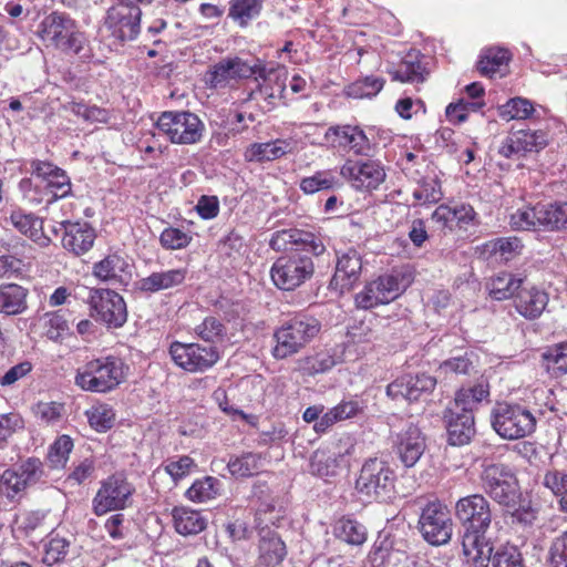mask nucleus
<instances>
[{
  "mask_svg": "<svg viewBox=\"0 0 567 567\" xmlns=\"http://www.w3.org/2000/svg\"><path fill=\"white\" fill-rule=\"evenodd\" d=\"M320 323L313 317L296 316L276 330L272 355L286 359L298 353L319 332Z\"/></svg>",
  "mask_w": 567,
  "mask_h": 567,
  "instance_id": "39448f33",
  "label": "nucleus"
},
{
  "mask_svg": "<svg viewBox=\"0 0 567 567\" xmlns=\"http://www.w3.org/2000/svg\"><path fill=\"white\" fill-rule=\"evenodd\" d=\"M128 264L118 255H109L101 261L96 262L93 268V274L99 279L109 281L122 279L123 274H126Z\"/></svg>",
  "mask_w": 567,
  "mask_h": 567,
  "instance_id": "49530a36",
  "label": "nucleus"
},
{
  "mask_svg": "<svg viewBox=\"0 0 567 567\" xmlns=\"http://www.w3.org/2000/svg\"><path fill=\"white\" fill-rule=\"evenodd\" d=\"M412 272L405 268H395L368 282L354 297L357 308L369 310L386 305L400 297L412 284Z\"/></svg>",
  "mask_w": 567,
  "mask_h": 567,
  "instance_id": "20e7f679",
  "label": "nucleus"
},
{
  "mask_svg": "<svg viewBox=\"0 0 567 567\" xmlns=\"http://www.w3.org/2000/svg\"><path fill=\"white\" fill-rule=\"evenodd\" d=\"M65 110L85 122L106 123L109 121L107 111L95 105L90 106L81 102H71L65 106Z\"/></svg>",
  "mask_w": 567,
  "mask_h": 567,
  "instance_id": "4d7b16f0",
  "label": "nucleus"
},
{
  "mask_svg": "<svg viewBox=\"0 0 567 567\" xmlns=\"http://www.w3.org/2000/svg\"><path fill=\"white\" fill-rule=\"evenodd\" d=\"M384 80L379 76H365L357 80L347 87V95L352 99H370L375 96L383 87Z\"/></svg>",
  "mask_w": 567,
  "mask_h": 567,
  "instance_id": "3c124183",
  "label": "nucleus"
},
{
  "mask_svg": "<svg viewBox=\"0 0 567 567\" xmlns=\"http://www.w3.org/2000/svg\"><path fill=\"white\" fill-rule=\"evenodd\" d=\"M45 188L50 195L48 203L66 197L72 189L70 178L63 169L58 171L45 182Z\"/></svg>",
  "mask_w": 567,
  "mask_h": 567,
  "instance_id": "bf43d9fd",
  "label": "nucleus"
},
{
  "mask_svg": "<svg viewBox=\"0 0 567 567\" xmlns=\"http://www.w3.org/2000/svg\"><path fill=\"white\" fill-rule=\"evenodd\" d=\"M485 493L499 505L512 511L519 497L518 484L511 468L504 464L486 465L481 474Z\"/></svg>",
  "mask_w": 567,
  "mask_h": 567,
  "instance_id": "9d476101",
  "label": "nucleus"
},
{
  "mask_svg": "<svg viewBox=\"0 0 567 567\" xmlns=\"http://www.w3.org/2000/svg\"><path fill=\"white\" fill-rule=\"evenodd\" d=\"M324 142L333 148H341L352 152L358 156H369L372 145L362 128L357 125L330 126L324 135Z\"/></svg>",
  "mask_w": 567,
  "mask_h": 567,
  "instance_id": "6ab92c4d",
  "label": "nucleus"
},
{
  "mask_svg": "<svg viewBox=\"0 0 567 567\" xmlns=\"http://www.w3.org/2000/svg\"><path fill=\"white\" fill-rule=\"evenodd\" d=\"M9 224L21 235L28 237L40 247H47L51 239L43 231V220L33 213L20 207L11 209Z\"/></svg>",
  "mask_w": 567,
  "mask_h": 567,
  "instance_id": "b1692460",
  "label": "nucleus"
},
{
  "mask_svg": "<svg viewBox=\"0 0 567 567\" xmlns=\"http://www.w3.org/2000/svg\"><path fill=\"white\" fill-rule=\"evenodd\" d=\"M24 489L25 486L16 468H8L0 475V494L7 498L13 499Z\"/></svg>",
  "mask_w": 567,
  "mask_h": 567,
  "instance_id": "680f3d73",
  "label": "nucleus"
},
{
  "mask_svg": "<svg viewBox=\"0 0 567 567\" xmlns=\"http://www.w3.org/2000/svg\"><path fill=\"white\" fill-rule=\"evenodd\" d=\"M522 284V278L509 272H501L486 282V289L493 299L501 301L512 297L515 298Z\"/></svg>",
  "mask_w": 567,
  "mask_h": 567,
  "instance_id": "4c0bfd02",
  "label": "nucleus"
},
{
  "mask_svg": "<svg viewBox=\"0 0 567 567\" xmlns=\"http://www.w3.org/2000/svg\"><path fill=\"white\" fill-rule=\"evenodd\" d=\"M190 240L192 237L188 233L175 227L165 228L159 237L161 245L169 250L185 248Z\"/></svg>",
  "mask_w": 567,
  "mask_h": 567,
  "instance_id": "0e129e2a",
  "label": "nucleus"
},
{
  "mask_svg": "<svg viewBox=\"0 0 567 567\" xmlns=\"http://www.w3.org/2000/svg\"><path fill=\"white\" fill-rule=\"evenodd\" d=\"M16 471L27 488L29 485L35 484L42 477L43 464L37 457H29L22 462Z\"/></svg>",
  "mask_w": 567,
  "mask_h": 567,
  "instance_id": "e2e57ef3",
  "label": "nucleus"
},
{
  "mask_svg": "<svg viewBox=\"0 0 567 567\" xmlns=\"http://www.w3.org/2000/svg\"><path fill=\"white\" fill-rule=\"evenodd\" d=\"M548 295L536 287L519 288L514 298L516 311L527 320L540 317L548 305Z\"/></svg>",
  "mask_w": 567,
  "mask_h": 567,
  "instance_id": "cd10ccee",
  "label": "nucleus"
},
{
  "mask_svg": "<svg viewBox=\"0 0 567 567\" xmlns=\"http://www.w3.org/2000/svg\"><path fill=\"white\" fill-rule=\"evenodd\" d=\"M217 485L218 481L212 476L196 480L186 491V497L196 503H204L214 499L218 493Z\"/></svg>",
  "mask_w": 567,
  "mask_h": 567,
  "instance_id": "864d4df0",
  "label": "nucleus"
},
{
  "mask_svg": "<svg viewBox=\"0 0 567 567\" xmlns=\"http://www.w3.org/2000/svg\"><path fill=\"white\" fill-rule=\"evenodd\" d=\"M436 384V380L427 374H409L410 402L419 400L422 394L430 393Z\"/></svg>",
  "mask_w": 567,
  "mask_h": 567,
  "instance_id": "69168bd1",
  "label": "nucleus"
},
{
  "mask_svg": "<svg viewBox=\"0 0 567 567\" xmlns=\"http://www.w3.org/2000/svg\"><path fill=\"white\" fill-rule=\"evenodd\" d=\"M292 150V143L286 140H276L266 143H254L245 152L248 162L275 161Z\"/></svg>",
  "mask_w": 567,
  "mask_h": 567,
  "instance_id": "72a5a7b5",
  "label": "nucleus"
},
{
  "mask_svg": "<svg viewBox=\"0 0 567 567\" xmlns=\"http://www.w3.org/2000/svg\"><path fill=\"white\" fill-rule=\"evenodd\" d=\"M141 16L140 7L118 2L107 10L104 25L115 39L122 42L132 41L140 33Z\"/></svg>",
  "mask_w": 567,
  "mask_h": 567,
  "instance_id": "f3484780",
  "label": "nucleus"
},
{
  "mask_svg": "<svg viewBox=\"0 0 567 567\" xmlns=\"http://www.w3.org/2000/svg\"><path fill=\"white\" fill-rule=\"evenodd\" d=\"M395 474L388 462L374 457L365 461L355 481V491L368 501L389 499L394 489Z\"/></svg>",
  "mask_w": 567,
  "mask_h": 567,
  "instance_id": "0eeeda50",
  "label": "nucleus"
},
{
  "mask_svg": "<svg viewBox=\"0 0 567 567\" xmlns=\"http://www.w3.org/2000/svg\"><path fill=\"white\" fill-rule=\"evenodd\" d=\"M90 315L110 328L122 327L127 319L122 296L110 289H91L87 298Z\"/></svg>",
  "mask_w": 567,
  "mask_h": 567,
  "instance_id": "2eb2a0df",
  "label": "nucleus"
},
{
  "mask_svg": "<svg viewBox=\"0 0 567 567\" xmlns=\"http://www.w3.org/2000/svg\"><path fill=\"white\" fill-rule=\"evenodd\" d=\"M543 359L563 373H567V341L548 348Z\"/></svg>",
  "mask_w": 567,
  "mask_h": 567,
  "instance_id": "338daca9",
  "label": "nucleus"
},
{
  "mask_svg": "<svg viewBox=\"0 0 567 567\" xmlns=\"http://www.w3.org/2000/svg\"><path fill=\"white\" fill-rule=\"evenodd\" d=\"M264 467V458L260 453L247 452L241 455L231 456L227 468L233 476L249 477L258 474Z\"/></svg>",
  "mask_w": 567,
  "mask_h": 567,
  "instance_id": "a19ab883",
  "label": "nucleus"
},
{
  "mask_svg": "<svg viewBox=\"0 0 567 567\" xmlns=\"http://www.w3.org/2000/svg\"><path fill=\"white\" fill-rule=\"evenodd\" d=\"M334 533L350 545H362L367 540L365 526L350 516H343L336 523Z\"/></svg>",
  "mask_w": 567,
  "mask_h": 567,
  "instance_id": "c03bdc74",
  "label": "nucleus"
},
{
  "mask_svg": "<svg viewBox=\"0 0 567 567\" xmlns=\"http://www.w3.org/2000/svg\"><path fill=\"white\" fill-rule=\"evenodd\" d=\"M493 567H526L519 549L514 545L497 548L491 559Z\"/></svg>",
  "mask_w": 567,
  "mask_h": 567,
  "instance_id": "13d9d810",
  "label": "nucleus"
},
{
  "mask_svg": "<svg viewBox=\"0 0 567 567\" xmlns=\"http://www.w3.org/2000/svg\"><path fill=\"white\" fill-rule=\"evenodd\" d=\"M444 419L446 422L447 440L451 445L462 446L471 442L475 434L473 413L446 410Z\"/></svg>",
  "mask_w": 567,
  "mask_h": 567,
  "instance_id": "bb28decb",
  "label": "nucleus"
},
{
  "mask_svg": "<svg viewBox=\"0 0 567 567\" xmlns=\"http://www.w3.org/2000/svg\"><path fill=\"white\" fill-rule=\"evenodd\" d=\"M340 186V181L331 169L318 171L311 176L303 177L299 187L305 194H315L320 190H329Z\"/></svg>",
  "mask_w": 567,
  "mask_h": 567,
  "instance_id": "a18cd8bd",
  "label": "nucleus"
},
{
  "mask_svg": "<svg viewBox=\"0 0 567 567\" xmlns=\"http://www.w3.org/2000/svg\"><path fill=\"white\" fill-rule=\"evenodd\" d=\"M257 64L251 65L238 56L221 59L207 70L204 82L209 89L220 90L231 86L238 80L251 78L254 74L271 79L272 73L267 75L265 70L257 69Z\"/></svg>",
  "mask_w": 567,
  "mask_h": 567,
  "instance_id": "f8f14e48",
  "label": "nucleus"
},
{
  "mask_svg": "<svg viewBox=\"0 0 567 567\" xmlns=\"http://www.w3.org/2000/svg\"><path fill=\"white\" fill-rule=\"evenodd\" d=\"M547 144L544 131L520 130L506 136L497 148V153L505 158L518 159L526 153L539 152Z\"/></svg>",
  "mask_w": 567,
  "mask_h": 567,
  "instance_id": "aec40b11",
  "label": "nucleus"
},
{
  "mask_svg": "<svg viewBox=\"0 0 567 567\" xmlns=\"http://www.w3.org/2000/svg\"><path fill=\"white\" fill-rule=\"evenodd\" d=\"M340 176L355 190L372 192L385 181L386 172L379 159H347L340 167Z\"/></svg>",
  "mask_w": 567,
  "mask_h": 567,
  "instance_id": "4468645a",
  "label": "nucleus"
},
{
  "mask_svg": "<svg viewBox=\"0 0 567 567\" xmlns=\"http://www.w3.org/2000/svg\"><path fill=\"white\" fill-rule=\"evenodd\" d=\"M134 486L121 473L113 474L101 482L93 501L92 507L95 515L101 516L111 511L126 507Z\"/></svg>",
  "mask_w": 567,
  "mask_h": 567,
  "instance_id": "dca6fc26",
  "label": "nucleus"
},
{
  "mask_svg": "<svg viewBox=\"0 0 567 567\" xmlns=\"http://www.w3.org/2000/svg\"><path fill=\"white\" fill-rule=\"evenodd\" d=\"M354 446L350 439L340 440L332 453L318 451L311 460V471L320 477H328L336 474V468L346 463L344 457L350 455Z\"/></svg>",
  "mask_w": 567,
  "mask_h": 567,
  "instance_id": "a878e982",
  "label": "nucleus"
},
{
  "mask_svg": "<svg viewBox=\"0 0 567 567\" xmlns=\"http://www.w3.org/2000/svg\"><path fill=\"white\" fill-rule=\"evenodd\" d=\"M71 312L66 309L45 313L47 336L50 340L58 341L70 334Z\"/></svg>",
  "mask_w": 567,
  "mask_h": 567,
  "instance_id": "09e8293b",
  "label": "nucleus"
},
{
  "mask_svg": "<svg viewBox=\"0 0 567 567\" xmlns=\"http://www.w3.org/2000/svg\"><path fill=\"white\" fill-rule=\"evenodd\" d=\"M264 522L261 514L257 513L256 527L259 533L257 564L260 567H276L287 554L286 545L274 529L262 526Z\"/></svg>",
  "mask_w": 567,
  "mask_h": 567,
  "instance_id": "4be33fe9",
  "label": "nucleus"
},
{
  "mask_svg": "<svg viewBox=\"0 0 567 567\" xmlns=\"http://www.w3.org/2000/svg\"><path fill=\"white\" fill-rule=\"evenodd\" d=\"M315 274L312 258L293 250L275 260L270 268L274 285L285 291H292L310 280Z\"/></svg>",
  "mask_w": 567,
  "mask_h": 567,
  "instance_id": "6e6552de",
  "label": "nucleus"
},
{
  "mask_svg": "<svg viewBox=\"0 0 567 567\" xmlns=\"http://www.w3.org/2000/svg\"><path fill=\"white\" fill-rule=\"evenodd\" d=\"M28 289L16 284L0 285V313L14 316L27 309Z\"/></svg>",
  "mask_w": 567,
  "mask_h": 567,
  "instance_id": "f704fd0d",
  "label": "nucleus"
},
{
  "mask_svg": "<svg viewBox=\"0 0 567 567\" xmlns=\"http://www.w3.org/2000/svg\"><path fill=\"white\" fill-rule=\"evenodd\" d=\"M413 198L420 204H434L442 199L441 183L435 176L424 177L413 190Z\"/></svg>",
  "mask_w": 567,
  "mask_h": 567,
  "instance_id": "5fc2aeb1",
  "label": "nucleus"
},
{
  "mask_svg": "<svg viewBox=\"0 0 567 567\" xmlns=\"http://www.w3.org/2000/svg\"><path fill=\"white\" fill-rule=\"evenodd\" d=\"M535 112L534 104L525 97L509 99L498 107V115L504 121L526 120Z\"/></svg>",
  "mask_w": 567,
  "mask_h": 567,
  "instance_id": "8fccbe9b",
  "label": "nucleus"
},
{
  "mask_svg": "<svg viewBox=\"0 0 567 567\" xmlns=\"http://www.w3.org/2000/svg\"><path fill=\"white\" fill-rule=\"evenodd\" d=\"M550 204H537L524 206L514 212L509 217V225L514 230L545 229L553 231Z\"/></svg>",
  "mask_w": 567,
  "mask_h": 567,
  "instance_id": "5701e85b",
  "label": "nucleus"
},
{
  "mask_svg": "<svg viewBox=\"0 0 567 567\" xmlns=\"http://www.w3.org/2000/svg\"><path fill=\"white\" fill-rule=\"evenodd\" d=\"M37 34L47 48L65 54H80L87 45V38L75 20L62 12H52L38 25Z\"/></svg>",
  "mask_w": 567,
  "mask_h": 567,
  "instance_id": "7ed1b4c3",
  "label": "nucleus"
},
{
  "mask_svg": "<svg viewBox=\"0 0 567 567\" xmlns=\"http://www.w3.org/2000/svg\"><path fill=\"white\" fill-rule=\"evenodd\" d=\"M425 447V436L413 423L406 424L393 439L394 452L405 467L414 466Z\"/></svg>",
  "mask_w": 567,
  "mask_h": 567,
  "instance_id": "412c9836",
  "label": "nucleus"
},
{
  "mask_svg": "<svg viewBox=\"0 0 567 567\" xmlns=\"http://www.w3.org/2000/svg\"><path fill=\"white\" fill-rule=\"evenodd\" d=\"M168 354L175 365L188 373H203L219 360V352L215 346L195 342L174 341L169 344Z\"/></svg>",
  "mask_w": 567,
  "mask_h": 567,
  "instance_id": "9b49d317",
  "label": "nucleus"
},
{
  "mask_svg": "<svg viewBox=\"0 0 567 567\" xmlns=\"http://www.w3.org/2000/svg\"><path fill=\"white\" fill-rule=\"evenodd\" d=\"M156 126L173 144L190 145L200 142L205 125L202 120L189 111L163 112Z\"/></svg>",
  "mask_w": 567,
  "mask_h": 567,
  "instance_id": "1a4fd4ad",
  "label": "nucleus"
},
{
  "mask_svg": "<svg viewBox=\"0 0 567 567\" xmlns=\"http://www.w3.org/2000/svg\"><path fill=\"white\" fill-rule=\"evenodd\" d=\"M74 447L73 440L66 435H59L49 446L47 460L51 468H64Z\"/></svg>",
  "mask_w": 567,
  "mask_h": 567,
  "instance_id": "de8ad7c7",
  "label": "nucleus"
},
{
  "mask_svg": "<svg viewBox=\"0 0 567 567\" xmlns=\"http://www.w3.org/2000/svg\"><path fill=\"white\" fill-rule=\"evenodd\" d=\"M262 7L264 0H229L228 18L245 28L260 16Z\"/></svg>",
  "mask_w": 567,
  "mask_h": 567,
  "instance_id": "58836bf2",
  "label": "nucleus"
},
{
  "mask_svg": "<svg viewBox=\"0 0 567 567\" xmlns=\"http://www.w3.org/2000/svg\"><path fill=\"white\" fill-rule=\"evenodd\" d=\"M511 59L509 52L503 48H489L483 51L477 68L487 76H504Z\"/></svg>",
  "mask_w": 567,
  "mask_h": 567,
  "instance_id": "e433bc0d",
  "label": "nucleus"
},
{
  "mask_svg": "<svg viewBox=\"0 0 567 567\" xmlns=\"http://www.w3.org/2000/svg\"><path fill=\"white\" fill-rule=\"evenodd\" d=\"M543 484L558 497L560 509L567 513V470L553 460L551 467L544 475Z\"/></svg>",
  "mask_w": 567,
  "mask_h": 567,
  "instance_id": "ea45409f",
  "label": "nucleus"
},
{
  "mask_svg": "<svg viewBox=\"0 0 567 567\" xmlns=\"http://www.w3.org/2000/svg\"><path fill=\"white\" fill-rule=\"evenodd\" d=\"M270 247L276 251L298 250L320 256L326 251V246L319 235L311 231L288 228L272 234Z\"/></svg>",
  "mask_w": 567,
  "mask_h": 567,
  "instance_id": "a211bd4d",
  "label": "nucleus"
},
{
  "mask_svg": "<svg viewBox=\"0 0 567 567\" xmlns=\"http://www.w3.org/2000/svg\"><path fill=\"white\" fill-rule=\"evenodd\" d=\"M392 79L400 82L421 83L427 75V70L422 62V56L417 51L409 52L398 69L391 71Z\"/></svg>",
  "mask_w": 567,
  "mask_h": 567,
  "instance_id": "473e14b6",
  "label": "nucleus"
},
{
  "mask_svg": "<svg viewBox=\"0 0 567 567\" xmlns=\"http://www.w3.org/2000/svg\"><path fill=\"white\" fill-rule=\"evenodd\" d=\"M419 529L431 545L440 546L449 543L453 533V522L447 507L439 501L429 502L422 508Z\"/></svg>",
  "mask_w": 567,
  "mask_h": 567,
  "instance_id": "ddd939ff",
  "label": "nucleus"
},
{
  "mask_svg": "<svg viewBox=\"0 0 567 567\" xmlns=\"http://www.w3.org/2000/svg\"><path fill=\"white\" fill-rule=\"evenodd\" d=\"M454 516L463 528L462 549L473 567H487L493 547L486 538L492 524L489 502L482 494L461 497L454 506Z\"/></svg>",
  "mask_w": 567,
  "mask_h": 567,
  "instance_id": "f257e3e1",
  "label": "nucleus"
},
{
  "mask_svg": "<svg viewBox=\"0 0 567 567\" xmlns=\"http://www.w3.org/2000/svg\"><path fill=\"white\" fill-rule=\"evenodd\" d=\"M186 275L187 270L184 268L155 271L142 278L137 282V287L143 292L155 293L181 286L185 281Z\"/></svg>",
  "mask_w": 567,
  "mask_h": 567,
  "instance_id": "c85d7f7f",
  "label": "nucleus"
},
{
  "mask_svg": "<svg viewBox=\"0 0 567 567\" xmlns=\"http://www.w3.org/2000/svg\"><path fill=\"white\" fill-rule=\"evenodd\" d=\"M195 334L205 342L215 343L223 340L225 326L216 317H206L194 328Z\"/></svg>",
  "mask_w": 567,
  "mask_h": 567,
  "instance_id": "6e6d98bb",
  "label": "nucleus"
},
{
  "mask_svg": "<svg viewBox=\"0 0 567 567\" xmlns=\"http://www.w3.org/2000/svg\"><path fill=\"white\" fill-rule=\"evenodd\" d=\"M536 422V414L520 404L497 403L491 412L492 427L506 440H518L532 434Z\"/></svg>",
  "mask_w": 567,
  "mask_h": 567,
  "instance_id": "423d86ee",
  "label": "nucleus"
},
{
  "mask_svg": "<svg viewBox=\"0 0 567 567\" xmlns=\"http://www.w3.org/2000/svg\"><path fill=\"white\" fill-rule=\"evenodd\" d=\"M258 70H265L266 73H272L271 79H266L265 76H259L258 74H254L256 80H262V83L259 84L258 93L266 100L270 105H274L275 100L280 99L286 90V80H287V69L284 65L277 66H264L261 64H257Z\"/></svg>",
  "mask_w": 567,
  "mask_h": 567,
  "instance_id": "c756f323",
  "label": "nucleus"
},
{
  "mask_svg": "<svg viewBox=\"0 0 567 567\" xmlns=\"http://www.w3.org/2000/svg\"><path fill=\"white\" fill-rule=\"evenodd\" d=\"M173 520L176 532L181 535H195L206 528L207 520L200 512L188 507H175Z\"/></svg>",
  "mask_w": 567,
  "mask_h": 567,
  "instance_id": "c9c22d12",
  "label": "nucleus"
},
{
  "mask_svg": "<svg viewBox=\"0 0 567 567\" xmlns=\"http://www.w3.org/2000/svg\"><path fill=\"white\" fill-rule=\"evenodd\" d=\"M128 367L116 355L92 359L81 365L74 383L83 391L107 393L115 390L126 379Z\"/></svg>",
  "mask_w": 567,
  "mask_h": 567,
  "instance_id": "f03ea898",
  "label": "nucleus"
},
{
  "mask_svg": "<svg viewBox=\"0 0 567 567\" xmlns=\"http://www.w3.org/2000/svg\"><path fill=\"white\" fill-rule=\"evenodd\" d=\"M70 540L56 532H51L43 539L42 563L47 566H54L62 563L70 549Z\"/></svg>",
  "mask_w": 567,
  "mask_h": 567,
  "instance_id": "79ce46f5",
  "label": "nucleus"
},
{
  "mask_svg": "<svg viewBox=\"0 0 567 567\" xmlns=\"http://www.w3.org/2000/svg\"><path fill=\"white\" fill-rule=\"evenodd\" d=\"M363 410V404L357 399L342 400L339 404L321 415L313 425L317 433H323L333 424L357 416Z\"/></svg>",
  "mask_w": 567,
  "mask_h": 567,
  "instance_id": "2f4dec72",
  "label": "nucleus"
},
{
  "mask_svg": "<svg viewBox=\"0 0 567 567\" xmlns=\"http://www.w3.org/2000/svg\"><path fill=\"white\" fill-rule=\"evenodd\" d=\"M362 269V260L359 252L349 249L338 257L333 281L340 284L342 289H350L359 279Z\"/></svg>",
  "mask_w": 567,
  "mask_h": 567,
  "instance_id": "7c9ffc66",
  "label": "nucleus"
},
{
  "mask_svg": "<svg viewBox=\"0 0 567 567\" xmlns=\"http://www.w3.org/2000/svg\"><path fill=\"white\" fill-rule=\"evenodd\" d=\"M549 564L550 567H567V530L553 540Z\"/></svg>",
  "mask_w": 567,
  "mask_h": 567,
  "instance_id": "774afa93",
  "label": "nucleus"
},
{
  "mask_svg": "<svg viewBox=\"0 0 567 567\" xmlns=\"http://www.w3.org/2000/svg\"><path fill=\"white\" fill-rule=\"evenodd\" d=\"M523 244L516 236L501 237L487 241L483 246V252L496 256L503 261H508L522 254Z\"/></svg>",
  "mask_w": 567,
  "mask_h": 567,
  "instance_id": "37998d69",
  "label": "nucleus"
},
{
  "mask_svg": "<svg viewBox=\"0 0 567 567\" xmlns=\"http://www.w3.org/2000/svg\"><path fill=\"white\" fill-rule=\"evenodd\" d=\"M85 415L91 427L97 432H106L115 422L114 410L104 403L93 405L86 410Z\"/></svg>",
  "mask_w": 567,
  "mask_h": 567,
  "instance_id": "603ef678",
  "label": "nucleus"
},
{
  "mask_svg": "<svg viewBox=\"0 0 567 567\" xmlns=\"http://www.w3.org/2000/svg\"><path fill=\"white\" fill-rule=\"evenodd\" d=\"M64 228L62 246L75 256L87 252L94 244L95 230L87 223L61 221Z\"/></svg>",
  "mask_w": 567,
  "mask_h": 567,
  "instance_id": "393cba45",
  "label": "nucleus"
},
{
  "mask_svg": "<svg viewBox=\"0 0 567 567\" xmlns=\"http://www.w3.org/2000/svg\"><path fill=\"white\" fill-rule=\"evenodd\" d=\"M195 467L196 464L194 460L187 455L171 457L164 464L165 472L173 478L174 482H177L189 475Z\"/></svg>",
  "mask_w": 567,
  "mask_h": 567,
  "instance_id": "052dcab7",
  "label": "nucleus"
}]
</instances>
